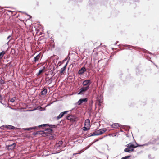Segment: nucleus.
Returning a JSON list of instances; mask_svg holds the SVG:
<instances>
[{"label": "nucleus", "mask_w": 159, "mask_h": 159, "mask_svg": "<svg viewBox=\"0 0 159 159\" xmlns=\"http://www.w3.org/2000/svg\"><path fill=\"white\" fill-rule=\"evenodd\" d=\"M126 146L127 148L125 149L124 151L126 152H131L134 151V149L137 147V146L131 143L126 145Z\"/></svg>", "instance_id": "nucleus-1"}, {"label": "nucleus", "mask_w": 159, "mask_h": 159, "mask_svg": "<svg viewBox=\"0 0 159 159\" xmlns=\"http://www.w3.org/2000/svg\"><path fill=\"white\" fill-rule=\"evenodd\" d=\"M41 132L42 136L46 137V136H48V135H49V134L53 133L54 130L48 128L45 129L44 130H41Z\"/></svg>", "instance_id": "nucleus-2"}, {"label": "nucleus", "mask_w": 159, "mask_h": 159, "mask_svg": "<svg viewBox=\"0 0 159 159\" xmlns=\"http://www.w3.org/2000/svg\"><path fill=\"white\" fill-rule=\"evenodd\" d=\"M66 118L68 120H70L73 123H76L77 117L73 115L68 114L66 116Z\"/></svg>", "instance_id": "nucleus-3"}, {"label": "nucleus", "mask_w": 159, "mask_h": 159, "mask_svg": "<svg viewBox=\"0 0 159 159\" xmlns=\"http://www.w3.org/2000/svg\"><path fill=\"white\" fill-rule=\"evenodd\" d=\"M92 83V81L90 79L86 80L83 81L82 84L84 86H85V87H87L88 89H89Z\"/></svg>", "instance_id": "nucleus-4"}, {"label": "nucleus", "mask_w": 159, "mask_h": 159, "mask_svg": "<svg viewBox=\"0 0 159 159\" xmlns=\"http://www.w3.org/2000/svg\"><path fill=\"white\" fill-rule=\"evenodd\" d=\"M106 131L107 129L106 128H103V129H101L97 130V129H96L94 133V134H95V136H98L102 134Z\"/></svg>", "instance_id": "nucleus-5"}, {"label": "nucleus", "mask_w": 159, "mask_h": 159, "mask_svg": "<svg viewBox=\"0 0 159 159\" xmlns=\"http://www.w3.org/2000/svg\"><path fill=\"white\" fill-rule=\"evenodd\" d=\"M114 124V126L115 127L114 128H117L118 127L120 128H123V127H126V128L125 129L126 131H129V129L130 128V126H126L123 125H121L118 123H115Z\"/></svg>", "instance_id": "nucleus-6"}, {"label": "nucleus", "mask_w": 159, "mask_h": 159, "mask_svg": "<svg viewBox=\"0 0 159 159\" xmlns=\"http://www.w3.org/2000/svg\"><path fill=\"white\" fill-rule=\"evenodd\" d=\"M88 99L87 98H80L77 102L75 103V105H81L83 103L86 102H87Z\"/></svg>", "instance_id": "nucleus-7"}, {"label": "nucleus", "mask_w": 159, "mask_h": 159, "mask_svg": "<svg viewBox=\"0 0 159 159\" xmlns=\"http://www.w3.org/2000/svg\"><path fill=\"white\" fill-rule=\"evenodd\" d=\"M16 145V143H13L11 144L6 145V148L8 150H12L15 149Z\"/></svg>", "instance_id": "nucleus-8"}, {"label": "nucleus", "mask_w": 159, "mask_h": 159, "mask_svg": "<svg viewBox=\"0 0 159 159\" xmlns=\"http://www.w3.org/2000/svg\"><path fill=\"white\" fill-rule=\"evenodd\" d=\"M75 108V107L73 108L71 110L69 111H65L61 112L59 114V115L58 116H57V120H58L59 119L62 118L64 115L66 114L68 112L71 111L72 110H73Z\"/></svg>", "instance_id": "nucleus-9"}, {"label": "nucleus", "mask_w": 159, "mask_h": 159, "mask_svg": "<svg viewBox=\"0 0 159 159\" xmlns=\"http://www.w3.org/2000/svg\"><path fill=\"white\" fill-rule=\"evenodd\" d=\"M88 89L87 87H82L80 90L79 92L77 93L78 95H82L84 94Z\"/></svg>", "instance_id": "nucleus-10"}, {"label": "nucleus", "mask_w": 159, "mask_h": 159, "mask_svg": "<svg viewBox=\"0 0 159 159\" xmlns=\"http://www.w3.org/2000/svg\"><path fill=\"white\" fill-rule=\"evenodd\" d=\"M103 97L102 96H98L97 98V103L98 105L101 106V103L102 102Z\"/></svg>", "instance_id": "nucleus-11"}, {"label": "nucleus", "mask_w": 159, "mask_h": 159, "mask_svg": "<svg viewBox=\"0 0 159 159\" xmlns=\"http://www.w3.org/2000/svg\"><path fill=\"white\" fill-rule=\"evenodd\" d=\"M86 71V69L84 66L82 67L78 71V74L79 75H82Z\"/></svg>", "instance_id": "nucleus-12"}, {"label": "nucleus", "mask_w": 159, "mask_h": 159, "mask_svg": "<svg viewBox=\"0 0 159 159\" xmlns=\"http://www.w3.org/2000/svg\"><path fill=\"white\" fill-rule=\"evenodd\" d=\"M41 56V54L40 53L34 57V60L32 61L33 63H34L38 61L39 60Z\"/></svg>", "instance_id": "nucleus-13"}, {"label": "nucleus", "mask_w": 159, "mask_h": 159, "mask_svg": "<svg viewBox=\"0 0 159 159\" xmlns=\"http://www.w3.org/2000/svg\"><path fill=\"white\" fill-rule=\"evenodd\" d=\"M135 49H139L141 51L145 53H148V54H151V55L153 54L152 53L150 52H149V51L147 50H146L144 48L136 47Z\"/></svg>", "instance_id": "nucleus-14"}, {"label": "nucleus", "mask_w": 159, "mask_h": 159, "mask_svg": "<svg viewBox=\"0 0 159 159\" xmlns=\"http://www.w3.org/2000/svg\"><path fill=\"white\" fill-rule=\"evenodd\" d=\"M1 127H4V128H7V129H12V130H14V129L17 128H16L14 126L12 125H3Z\"/></svg>", "instance_id": "nucleus-15"}, {"label": "nucleus", "mask_w": 159, "mask_h": 159, "mask_svg": "<svg viewBox=\"0 0 159 159\" xmlns=\"http://www.w3.org/2000/svg\"><path fill=\"white\" fill-rule=\"evenodd\" d=\"M46 137H49V139L50 140L54 139H55L56 135L54 134L51 133L49 134V135H48V136H46Z\"/></svg>", "instance_id": "nucleus-16"}, {"label": "nucleus", "mask_w": 159, "mask_h": 159, "mask_svg": "<svg viewBox=\"0 0 159 159\" xmlns=\"http://www.w3.org/2000/svg\"><path fill=\"white\" fill-rule=\"evenodd\" d=\"M42 90L40 92V94L42 95H46L47 93V90L45 87L42 89Z\"/></svg>", "instance_id": "nucleus-17"}, {"label": "nucleus", "mask_w": 159, "mask_h": 159, "mask_svg": "<svg viewBox=\"0 0 159 159\" xmlns=\"http://www.w3.org/2000/svg\"><path fill=\"white\" fill-rule=\"evenodd\" d=\"M118 46L119 47H121L122 46H123L124 47H129V48H133L134 49H135L136 47H134L131 45H129L127 44H120L118 45Z\"/></svg>", "instance_id": "nucleus-18"}, {"label": "nucleus", "mask_w": 159, "mask_h": 159, "mask_svg": "<svg viewBox=\"0 0 159 159\" xmlns=\"http://www.w3.org/2000/svg\"><path fill=\"white\" fill-rule=\"evenodd\" d=\"M0 102L2 105H5V107H8L10 108H11V107L9 106L7 102L4 101H2V99H0Z\"/></svg>", "instance_id": "nucleus-19"}, {"label": "nucleus", "mask_w": 159, "mask_h": 159, "mask_svg": "<svg viewBox=\"0 0 159 159\" xmlns=\"http://www.w3.org/2000/svg\"><path fill=\"white\" fill-rule=\"evenodd\" d=\"M59 125V124L57 125H52L48 124V126L50 129H52L57 128V126L58 125Z\"/></svg>", "instance_id": "nucleus-20"}, {"label": "nucleus", "mask_w": 159, "mask_h": 159, "mask_svg": "<svg viewBox=\"0 0 159 159\" xmlns=\"http://www.w3.org/2000/svg\"><path fill=\"white\" fill-rule=\"evenodd\" d=\"M32 135L34 136L36 135H41L42 136V134L41 132V130L38 131L36 132H35L32 133Z\"/></svg>", "instance_id": "nucleus-21"}, {"label": "nucleus", "mask_w": 159, "mask_h": 159, "mask_svg": "<svg viewBox=\"0 0 159 159\" xmlns=\"http://www.w3.org/2000/svg\"><path fill=\"white\" fill-rule=\"evenodd\" d=\"M151 144H153L156 143V144L158 145L159 144V143H157L156 142L155 138H152L149 141Z\"/></svg>", "instance_id": "nucleus-22"}, {"label": "nucleus", "mask_w": 159, "mask_h": 159, "mask_svg": "<svg viewBox=\"0 0 159 159\" xmlns=\"http://www.w3.org/2000/svg\"><path fill=\"white\" fill-rule=\"evenodd\" d=\"M114 84H110L108 88V91L109 92H111L113 90V88H114Z\"/></svg>", "instance_id": "nucleus-23"}, {"label": "nucleus", "mask_w": 159, "mask_h": 159, "mask_svg": "<svg viewBox=\"0 0 159 159\" xmlns=\"http://www.w3.org/2000/svg\"><path fill=\"white\" fill-rule=\"evenodd\" d=\"M102 61V60H99L98 61H95L94 62V67L96 68L98 67V66L99 65V62L101 61Z\"/></svg>", "instance_id": "nucleus-24"}, {"label": "nucleus", "mask_w": 159, "mask_h": 159, "mask_svg": "<svg viewBox=\"0 0 159 159\" xmlns=\"http://www.w3.org/2000/svg\"><path fill=\"white\" fill-rule=\"evenodd\" d=\"M37 126H34V127H30V128H25L23 129L25 130L30 131L31 130L35 129H37Z\"/></svg>", "instance_id": "nucleus-25"}, {"label": "nucleus", "mask_w": 159, "mask_h": 159, "mask_svg": "<svg viewBox=\"0 0 159 159\" xmlns=\"http://www.w3.org/2000/svg\"><path fill=\"white\" fill-rule=\"evenodd\" d=\"M48 126V124H43L38 126V127L39 128H45Z\"/></svg>", "instance_id": "nucleus-26"}, {"label": "nucleus", "mask_w": 159, "mask_h": 159, "mask_svg": "<svg viewBox=\"0 0 159 159\" xmlns=\"http://www.w3.org/2000/svg\"><path fill=\"white\" fill-rule=\"evenodd\" d=\"M48 126V124H43L38 126V127L39 128H45Z\"/></svg>", "instance_id": "nucleus-27"}, {"label": "nucleus", "mask_w": 159, "mask_h": 159, "mask_svg": "<svg viewBox=\"0 0 159 159\" xmlns=\"http://www.w3.org/2000/svg\"><path fill=\"white\" fill-rule=\"evenodd\" d=\"M63 142L62 140H60L57 143V145L58 147H61V145L63 144Z\"/></svg>", "instance_id": "nucleus-28"}, {"label": "nucleus", "mask_w": 159, "mask_h": 159, "mask_svg": "<svg viewBox=\"0 0 159 159\" xmlns=\"http://www.w3.org/2000/svg\"><path fill=\"white\" fill-rule=\"evenodd\" d=\"M90 124V121L89 119H88L85 120V125H89Z\"/></svg>", "instance_id": "nucleus-29"}, {"label": "nucleus", "mask_w": 159, "mask_h": 159, "mask_svg": "<svg viewBox=\"0 0 159 159\" xmlns=\"http://www.w3.org/2000/svg\"><path fill=\"white\" fill-rule=\"evenodd\" d=\"M66 70V69L65 68V67H62L61 69L59 71L60 73L61 74H64V71Z\"/></svg>", "instance_id": "nucleus-30"}, {"label": "nucleus", "mask_w": 159, "mask_h": 159, "mask_svg": "<svg viewBox=\"0 0 159 159\" xmlns=\"http://www.w3.org/2000/svg\"><path fill=\"white\" fill-rule=\"evenodd\" d=\"M5 53V52L4 51H2V52H0V58H2Z\"/></svg>", "instance_id": "nucleus-31"}, {"label": "nucleus", "mask_w": 159, "mask_h": 159, "mask_svg": "<svg viewBox=\"0 0 159 159\" xmlns=\"http://www.w3.org/2000/svg\"><path fill=\"white\" fill-rule=\"evenodd\" d=\"M5 67H8L10 66V67H11L12 66V65L11 64V62H10L9 63L5 64Z\"/></svg>", "instance_id": "nucleus-32"}, {"label": "nucleus", "mask_w": 159, "mask_h": 159, "mask_svg": "<svg viewBox=\"0 0 159 159\" xmlns=\"http://www.w3.org/2000/svg\"><path fill=\"white\" fill-rule=\"evenodd\" d=\"M53 80V78L52 77H51L49 80H47V82L49 83V84H50L52 82Z\"/></svg>", "instance_id": "nucleus-33"}, {"label": "nucleus", "mask_w": 159, "mask_h": 159, "mask_svg": "<svg viewBox=\"0 0 159 159\" xmlns=\"http://www.w3.org/2000/svg\"><path fill=\"white\" fill-rule=\"evenodd\" d=\"M15 52H16V51H15V49L13 48H11V54H15Z\"/></svg>", "instance_id": "nucleus-34"}, {"label": "nucleus", "mask_w": 159, "mask_h": 159, "mask_svg": "<svg viewBox=\"0 0 159 159\" xmlns=\"http://www.w3.org/2000/svg\"><path fill=\"white\" fill-rule=\"evenodd\" d=\"M16 98V97H13L10 100V102H15V99Z\"/></svg>", "instance_id": "nucleus-35"}, {"label": "nucleus", "mask_w": 159, "mask_h": 159, "mask_svg": "<svg viewBox=\"0 0 159 159\" xmlns=\"http://www.w3.org/2000/svg\"><path fill=\"white\" fill-rule=\"evenodd\" d=\"M89 129V128H88L87 127L84 126L83 127V130L84 131H86L88 130Z\"/></svg>", "instance_id": "nucleus-36"}, {"label": "nucleus", "mask_w": 159, "mask_h": 159, "mask_svg": "<svg viewBox=\"0 0 159 159\" xmlns=\"http://www.w3.org/2000/svg\"><path fill=\"white\" fill-rule=\"evenodd\" d=\"M94 134V132L92 134H89L88 135H87V137H91V136H95V134Z\"/></svg>", "instance_id": "nucleus-37"}, {"label": "nucleus", "mask_w": 159, "mask_h": 159, "mask_svg": "<svg viewBox=\"0 0 159 159\" xmlns=\"http://www.w3.org/2000/svg\"><path fill=\"white\" fill-rule=\"evenodd\" d=\"M84 150H81L80 151H78V153H77V154H81V153L83 152H84ZM77 154V153H75V154H74V155H76Z\"/></svg>", "instance_id": "nucleus-38"}, {"label": "nucleus", "mask_w": 159, "mask_h": 159, "mask_svg": "<svg viewBox=\"0 0 159 159\" xmlns=\"http://www.w3.org/2000/svg\"><path fill=\"white\" fill-rule=\"evenodd\" d=\"M155 140L156 143H159V136H158L156 138H155Z\"/></svg>", "instance_id": "nucleus-39"}, {"label": "nucleus", "mask_w": 159, "mask_h": 159, "mask_svg": "<svg viewBox=\"0 0 159 159\" xmlns=\"http://www.w3.org/2000/svg\"><path fill=\"white\" fill-rule=\"evenodd\" d=\"M151 144L150 143V142H148L147 143H146L144 144H143V146H148V145H149V144Z\"/></svg>", "instance_id": "nucleus-40"}, {"label": "nucleus", "mask_w": 159, "mask_h": 159, "mask_svg": "<svg viewBox=\"0 0 159 159\" xmlns=\"http://www.w3.org/2000/svg\"><path fill=\"white\" fill-rule=\"evenodd\" d=\"M92 144H91L90 145H88L86 148H84V150H86L88 149Z\"/></svg>", "instance_id": "nucleus-41"}, {"label": "nucleus", "mask_w": 159, "mask_h": 159, "mask_svg": "<svg viewBox=\"0 0 159 159\" xmlns=\"http://www.w3.org/2000/svg\"><path fill=\"white\" fill-rule=\"evenodd\" d=\"M99 139H98H98H96L94 140L93 142L92 143V144L94 143L97 142H98L99 141Z\"/></svg>", "instance_id": "nucleus-42"}, {"label": "nucleus", "mask_w": 159, "mask_h": 159, "mask_svg": "<svg viewBox=\"0 0 159 159\" xmlns=\"http://www.w3.org/2000/svg\"><path fill=\"white\" fill-rule=\"evenodd\" d=\"M23 13H25L26 15H27V16L29 17V18H32V16H31L28 15L26 12H23Z\"/></svg>", "instance_id": "nucleus-43"}, {"label": "nucleus", "mask_w": 159, "mask_h": 159, "mask_svg": "<svg viewBox=\"0 0 159 159\" xmlns=\"http://www.w3.org/2000/svg\"><path fill=\"white\" fill-rule=\"evenodd\" d=\"M13 31H12V32L11 33V35H9V36H8V37H7V40H8V39L11 37V35L13 34Z\"/></svg>", "instance_id": "nucleus-44"}, {"label": "nucleus", "mask_w": 159, "mask_h": 159, "mask_svg": "<svg viewBox=\"0 0 159 159\" xmlns=\"http://www.w3.org/2000/svg\"><path fill=\"white\" fill-rule=\"evenodd\" d=\"M44 72V71L41 69H40L39 71V73H40L41 74L43 73Z\"/></svg>", "instance_id": "nucleus-45"}, {"label": "nucleus", "mask_w": 159, "mask_h": 159, "mask_svg": "<svg viewBox=\"0 0 159 159\" xmlns=\"http://www.w3.org/2000/svg\"><path fill=\"white\" fill-rule=\"evenodd\" d=\"M41 69H42V70H43V71H45L46 67L45 66H43V67H42L41 68Z\"/></svg>", "instance_id": "nucleus-46"}, {"label": "nucleus", "mask_w": 159, "mask_h": 159, "mask_svg": "<svg viewBox=\"0 0 159 159\" xmlns=\"http://www.w3.org/2000/svg\"><path fill=\"white\" fill-rule=\"evenodd\" d=\"M136 143L137 144V146H137V147H142V146H143V145H140L139 144H137V143Z\"/></svg>", "instance_id": "nucleus-47"}, {"label": "nucleus", "mask_w": 159, "mask_h": 159, "mask_svg": "<svg viewBox=\"0 0 159 159\" xmlns=\"http://www.w3.org/2000/svg\"><path fill=\"white\" fill-rule=\"evenodd\" d=\"M4 83H5L4 81L3 80H1V84H4Z\"/></svg>", "instance_id": "nucleus-48"}, {"label": "nucleus", "mask_w": 159, "mask_h": 159, "mask_svg": "<svg viewBox=\"0 0 159 159\" xmlns=\"http://www.w3.org/2000/svg\"><path fill=\"white\" fill-rule=\"evenodd\" d=\"M105 137V136H104L101 138H98V139L99 140H101V139H103V138Z\"/></svg>", "instance_id": "nucleus-49"}, {"label": "nucleus", "mask_w": 159, "mask_h": 159, "mask_svg": "<svg viewBox=\"0 0 159 159\" xmlns=\"http://www.w3.org/2000/svg\"><path fill=\"white\" fill-rule=\"evenodd\" d=\"M96 149L98 150V152H99L100 153L102 154H103V153L102 152L99 151L97 148H96Z\"/></svg>", "instance_id": "nucleus-50"}, {"label": "nucleus", "mask_w": 159, "mask_h": 159, "mask_svg": "<svg viewBox=\"0 0 159 159\" xmlns=\"http://www.w3.org/2000/svg\"><path fill=\"white\" fill-rule=\"evenodd\" d=\"M10 8V7H4L3 8H2L0 9H2L3 8Z\"/></svg>", "instance_id": "nucleus-51"}, {"label": "nucleus", "mask_w": 159, "mask_h": 159, "mask_svg": "<svg viewBox=\"0 0 159 159\" xmlns=\"http://www.w3.org/2000/svg\"><path fill=\"white\" fill-rule=\"evenodd\" d=\"M41 74L40 73H39V72H38V73H37L36 74V75L37 76H39V75H40Z\"/></svg>", "instance_id": "nucleus-52"}, {"label": "nucleus", "mask_w": 159, "mask_h": 159, "mask_svg": "<svg viewBox=\"0 0 159 159\" xmlns=\"http://www.w3.org/2000/svg\"><path fill=\"white\" fill-rule=\"evenodd\" d=\"M111 126L112 128H115V127H114V124H113L112 125H111Z\"/></svg>", "instance_id": "nucleus-53"}, {"label": "nucleus", "mask_w": 159, "mask_h": 159, "mask_svg": "<svg viewBox=\"0 0 159 159\" xmlns=\"http://www.w3.org/2000/svg\"><path fill=\"white\" fill-rule=\"evenodd\" d=\"M59 63H60V65H59V66H60L62 63H63V62H61V61H59Z\"/></svg>", "instance_id": "nucleus-54"}, {"label": "nucleus", "mask_w": 159, "mask_h": 159, "mask_svg": "<svg viewBox=\"0 0 159 159\" xmlns=\"http://www.w3.org/2000/svg\"><path fill=\"white\" fill-rule=\"evenodd\" d=\"M55 47V44H52V48H54Z\"/></svg>", "instance_id": "nucleus-55"}, {"label": "nucleus", "mask_w": 159, "mask_h": 159, "mask_svg": "<svg viewBox=\"0 0 159 159\" xmlns=\"http://www.w3.org/2000/svg\"><path fill=\"white\" fill-rule=\"evenodd\" d=\"M7 11L9 12H12V11H10V10H7Z\"/></svg>", "instance_id": "nucleus-56"}, {"label": "nucleus", "mask_w": 159, "mask_h": 159, "mask_svg": "<svg viewBox=\"0 0 159 159\" xmlns=\"http://www.w3.org/2000/svg\"><path fill=\"white\" fill-rule=\"evenodd\" d=\"M67 66V65H66V64H65V65L63 67H65V68L66 69Z\"/></svg>", "instance_id": "nucleus-57"}, {"label": "nucleus", "mask_w": 159, "mask_h": 159, "mask_svg": "<svg viewBox=\"0 0 159 159\" xmlns=\"http://www.w3.org/2000/svg\"><path fill=\"white\" fill-rule=\"evenodd\" d=\"M135 2H139V0H135Z\"/></svg>", "instance_id": "nucleus-58"}, {"label": "nucleus", "mask_w": 159, "mask_h": 159, "mask_svg": "<svg viewBox=\"0 0 159 159\" xmlns=\"http://www.w3.org/2000/svg\"><path fill=\"white\" fill-rule=\"evenodd\" d=\"M68 62H69V61H68L66 62V64H66V65H67V64H68Z\"/></svg>", "instance_id": "nucleus-59"}, {"label": "nucleus", "mask_w": 159, "mask_h": 159, "mask_svg": "<svg viewBox=\"0 0 159 159\" xmlns=\"http://www.w3.org/2000/svg\"><path fill=\"white\" fill-rule=\"evenodd\" d=\"M153 149H154V150H157V149L155 148L154 147H153V148H152Z\"/></svg>", "instance_id": "nucleus-60"}, {"label": "nucleus", "mask_w": 159, "mask_h": 159, "mask_svg": "<svg viewBox=\"0 0 159 159\" xmlns=\"http://www.w3.org/2000/svg\"><path fill=\"white\" fill-rule=\"evenodd\" d=\"M66 60V59H64V60H63V61H63V63L64 61H65Z\"/></svg>", "instance_id": "nucleus-61"}, {"label": "nucleus", "mask_w": 159, "mask_h": 159, "mask_svg": "<svg viewBox=\"0 0 159 159\" xmlns=\"http://www.w3.org/2000/svg\"><path fill=\"white\" fill-rule=\"evenodd\" d=\"M90 103L92 105L93 103V101L92 100L91 101V103Z\"/></svg>", "instance_id": "nucleus-62"}, {"label": "nucleus", "mask_w": 159, "mask_h": 159, "mask_svg": "<svg viewBox=\"0 0 159 159\" xmlns=\"http://www.w3.org/2000/svg\"><path fill=\"white\" fill-rule=\"evenodd\" d=\"M71 65H72V67H73V64H71V65H70L69 66H70H70H71Z\"/></svg>", "instance_id": "nucleus-63"}, {"label": "nucleus", "mask_w": 159, "mask_h": 159, "mask_svg": "<svg viewBox=\"0 0 159 159\" xmlns=\"http://www.w3.org/2000/svg\"><path fill=\"white\" fill-rule=\"evenodd\" d=\"M120 131L121 132H123V131L122 130H120Z\"/></svg>", "instance_id": "nucleus-64"}]
</instances>
